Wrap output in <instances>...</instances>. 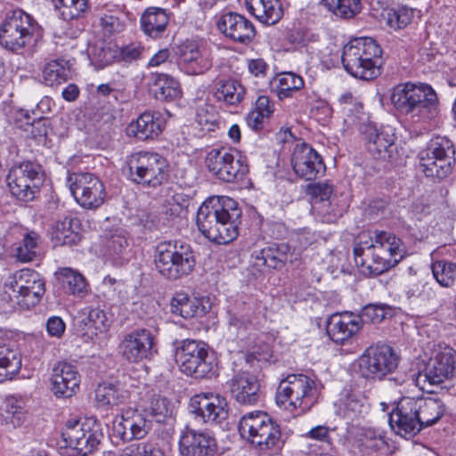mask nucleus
<instances>
[{
  "mask_svg": "<svg viewBox=\"0 0 456 456\" xmlns=\"http://www.w3.org/2000/svg\"><path fill=\"white\" fill-rule=\"evenodd\" d=\"M241 211L237 202L225 196L211 197L200 207L197 225L210 241L228 244L239 235L238 220Z\"/></svg>",
  "mask_w": 456,
  "mask_h": 456,
  "instance_id": "1",
  "label": "nucleus"
},
{
  "mask_svg": "<svg viewBox=\"0 0 456 456\" xmlns=\"http://www.w3.org/2000/svg\"><path fill=\"white\" fill-rule=\"evenodd\" d=\"M394 107L403 115L419 123L434 118L438 112V97L433 87L425 83H402L391 95Z\"/></svg>",
  "mask_w": 456,
  "mask_h": 456,
  "instance_id": "2",
  "label": "nucleus"
},
{
  "mask_svg": "<svg viewBox=\"0 0 456 456\" xmlns=\"http://www.w3.org/2000/svg\"><path fill=\"white\" fill-rule=\"evenodd\" d=\"M239 431L261 455H275L285 444L280 425L264 411H252L240 420Z\"/></svg>",
  "mask_w": 456,
  "mask_h": 456,
  "instance_id": "3",
  "label": "nucleus"
},
{
  "mask_svg": "<svg viewBox=\"0 0 456 456\" xmlns=\"http://www.w3.org/2000/svg\"><path fill=\"white\" fill-rule=\"evenodd\" d=\"M382 49L371 37H358L347 43L341 61L345 69L353 77L372 80L380 75Z\"/></svg>",
  "mask_w": 456,
  "mask_h": 456,
  "instance_id": "4",
  "label": "nucleus"
},
{
  "mask_svg": "<svg viewBox=\"0 0 456 456\" xmlns=\"http://www.w3.org/2000/svg\"><path fill=\"white\" fill-rule=\"evenodd\" d=\"M154 264L162 276L175 281L189 275L194 270L195 253L191 246L183 240H163L155 248Z\"/></svg>",
  "mask_w": 456,
  "mask_h": 456,
  "instance_id": "5",
  "label": "nucleus"
},
{
  "mask_svg": "<svg viewBox=\"0 0 456 456\" xmlns=\"http://www.w3.org/2000/svg\"><path fill=\"white\" fill-rule=\"evenodd\" d=\"M41 36L39 24L21 9L8 12L0 26L1 45L15 53H21Z\"/></svg>",
  "mask_w": 456,
  "mask_h": 456,
  "instance_id": "6",
  "label": "nucleus"
},
{
  "mask_svg": "<svg viewBox=\"0 0 456 456\" xmlns=\"http://www.w3.org/2000/svg\"><path fill=\"white\" fill-rule=\"evenodd\" d=\"M4 289L3 299L12 307L28 309L41 301L45 293V281L37 271L23 268L6 279Z\"/></svg>",
  "mask_w": 456,
  "mask_h": 456,
  "instance_id": "7",
  "label": "nucleus"
},
{
  "mask_svg": "<svg viewBox=\"0 0 456 456\" xmlns=\"http://www.w3.org/2000/svg\"><path fill=\"white\" fill-rule=\"evenodd\" d=\"M64 446L61 456H88L94 453L103 438L101 423L95 418L68 421L61 432Z\"/></svg>",
  "mask_w": 456,
  "mask_h": 456,
  "instance_id": "8",
  "label": "nucleus"
},
{
  "mask_svg": "<svg viewBox=\"0 0 456 456\" xmlns=\"http://www.w3.org/2000/svg\"><path fill=\"white\" fill-rule=\"evenodd\" d=\"M123 172L133 183L155 188L167 181L169 165L158 153L140 151L126 158Z\"/></svg>",
  "mask_w": 456,
  "mask_h": 456,
  "instance_id": "9",
  "label": "nucleus"
},
{
  "mask_svg": "<svg viewBox=\"0 0 456 456\" xmlns=\"http://www.w3.org/2000/svg\"><path fill=\"white\" fill-rule=\"evenodd\" d=\"M456 374V351L448 346L438 345L424 367L411 373V380L422 391L432 393L430 387L438 386Z\"/></svg>",
  "mask_w": 456,
  "mask_h": 456,
  "instance_id": "10",
  "label": "nucleus"
},
{
  "mask_svg": "<svg viewBox=\"0 0 456 456\" xmlns=\"http://www.w3.org/2000/svg\"><path fill=\"white\" fill-rule=\"evenodd\" d=\"M399 355L387 344H376L367 347L357 360V371L369 382L381 381L398 367Z\"/></svg>",
  "mask_w": 456,
  "mask_h": 456,
  "instance_id": "11",
  "label": "nucleus"
},
{
  "mask_svg": "<svg viewBox=\"0 0 456 456\" xmlns=\"http://www.w3.org/2000/svg\"><path fill=\"white\" fill-rule=\"evenodd\" d=\"M6 182L13 197L25 203L30 202L39 194L45 182V171L36 161H22L10 168Z\"/></svg>",
  "mask_w": 456,
  "mask_h": 456,
  "instance_id": "12",
  "label": "nucleus"
},
{
  "mask_svg": "<svg viewBox=\"0 0 456 456\" xmlns=\"http://www.w3.org/2000/svg\"><path fill=\"white\" fill-rule=\"evenodd\" d=\"M454 154L452 142L445 136H436L419 152V167L427 177L442 180L452 171Z\"/></svg>",
  "mask_w": 456,
  "mask_h": 456,
  "instance_id": "13",
  "label": "nucleus"
},
{
  "mask_svg": "<svg viewBox=\"0 0 456 456\" xmlns=\"http://www.w3.org/2000/svg\"><path fill=\"white\" fill-rule=\"evenodd\" d=\"M175 361L182 372L195 379L206 378L214 373V362L208 346L200 340L175 341Z\"/></svg>",
  "mask_w": 456,
  "mask_h": 456,
  "instance_id": "14",
  "label": "nucleus"
},
{
  "mask_svg": "<svg viewBox=\"0 0 456 456\" xmlns=\"http://www.w3.org/2000/svg\"><path fill=\"white\" fill-rule=\"evenodd\" d=\"M315 392V382L310 377L304 374H289L280 382L275 399L278 405L289 403L287 408L303 413L312 407Z\"/></svg>",
  "mask_w": 456,
  "mask_h": 456,
  "instance_id": "15",
  "label": "nucleus"
},
{
  "mask_svg": "<svg viewBox=\"0 0 456 456\" xmlns=\"http://www.w3.org/2000/svg\"><path fill=\"white\" fill-rule=\"evenodd\" d=\"M354 261L362 272L379 275L396 265L403 258L387 253L381 247L371 242L370 232H362L354 247Z\"/></svg>",
  "mask_w": 456,
  "mask_h": 456,
  "instance_id": "16",
  "label": "nucleus"
},
{
  "mask_svg": "<svg viewBox=\"0 0 456 456\" xmlns=\"http://www.w3.org/2000/svg\"><path fill=\"white\" fill-rule=\"evenodd\" d=\"M205 163L208 170L224 183L242 181L248 173L246 158L232 149L222 147L210 150Z\"/></svg>",
  "mask_w": 456,
  "mask_h": 456,
  "instance_id": "17",
  "label": "nucleus"
},
{
  "mask_svg": "<svg viewBox=\"0 0 456 456\" xmlns=\"http://www.w3.org/2000/svg\"><path fill=\"white\" fill-rule=\"evenodd\" d=\"M67 183L76 201L84 208L94 209L101 207L106 191L102 181L91 173H73Z\"/></svg>",
  "mask_w": 456,
  "mask_h": 456,
  "instance_id": "18",
  "label": "nucleus"
},
{
  "mask_svg": "<svg viewBox=\"0 0 456 456\" xmlns=\"http://www.w3.org/2000/svg\"><path fill=\"white\" fill-rule=\"evenodd\" d=\"M118 352L125 361L131 363L150 359L157 354L155 337L148 329L134 330L123 337Z\"/></svg>",
  "mask_w": 456,
  "mask_h": 456,
  "instance_id": "19",
  "label": "nucleus"
},
{
  "mask_svg": "<svg viewBox=\"0 0 456 456\" xmlns=\"http://www.w3.org/2000/svg\"><path fill=\"white\" fill-rule=\"evenodd\" d=\"M180 456H216L218 444L212 432L186 425L179 433Z\"/></svg>",
  "mask_w": 456,
  "mask_h": 456,
  "instance_id": "20",
  "label": "nucleus"
},
{
  "mask_svg": "<svg viewBox=\"0 0 456 456\" xmlns=\"http://www.w3.org/2000/svg\"><path fill=\"white\" fill-rule=\"evenodd\" d=\"M189 412L203 423H221L228 417L229 406L226 399L214 393H200L189 402Z\"/></svg>",
  "mask_w": 456,
  "mask_h": 456,
  "instance_id": "21",
  "label": "nucleus"
},
{
  "mask_svg": "<svg viewBox=\"0 0 456 456\" xmlns=\"http://www.w3.org/2000/svg\"><path fill=\"white\" fill-rule=\"evenodd\" d=\"M290 162L294 173L305 181L318 179L326 171L322 156L310 144L304 142L295 144Z\"/></svg>",
  "mask_w": 456,
  "mask_h": 456,
  "instance_id": "22",
  "label": "nucleus"
},
{
  "mask_svg": "<svg viewBox=\"0 0 456 456\" xmlns=\"http://www.w3.org/2000/svg\"><path fill=\"white\" fill-rule=\"evenodd\" d=\"M413 397H403L389 413L391 428L403 437H412L421 431Z\"/></svg>",
  "mask_w": 456,
  "mask_h": 456,
  "instance_id": "23",
  "label": "nucleus"
},
{
  "mask_svg": "<svg viewBox=\"0 0 456 456\" xmlns=\"http://www.w3.org/2000/svg\"><path fill=\"white\" fill-rule=\"evenodd\" d=\"M218 30L230 40L248 45L256 37V30L253 23L238 12H225L216 22Z\"/></svg>",
  "mask_w": 456,
  "mask_h": 456,
  "instance_id": "24",
  "label": "nucleus"
},
{
  "mask_svg": "<svg viewBox=\"0 0 456 456\" xmlns=\"http://www.w3.org/2000/svg\"><path fill=\"white\" fill-rule=\"evenodd\" d=\"M252 258L253 265L256 267L266 266L281 270L287 263H297L299 253L288 243H272L260 250L254 251Z\"/></svg>",
  "mask_w": 456,
  "mask_h": 456,
  "instance_id": "25",
  "label": "nucleus"
},
{
  "mask_svg": "<svg viewBox=\"0 0 456 456\" xmlns=\"http://www.w3.org/2000/svg\"><path fill=\"white\" fill-rule=\"evenodd\" d=\"M73 327L78 336L93 340L99 333L108 330L110 322L101 308L86 306L74 316Z\"/></svg>",
  "mask_w": 456,
  "mask_h": 456,
  "instance_id": "26",
  "label": "nucleus"
},
{
  "mask_svg": "<svg viewBox=\"0 0 456 456\" xmlns=\"http://www.w3.org/2000/svg\"><path fill=\"white\" fill-rule=\"evenodd\" d=\"M368 151L377 159L393 161L397 153L395 136L390 128L379 130L372 125L364 126L362 130Z\"/></svg>",
  "mask_w": 456,
  "mask_h": 456,
  "instance_id": "27",
  "label": "nucleus"
},
{
  "mask_svg": "<svg viewBox=\"0 0 456 456\" xmlns=\"http://www.w3.org/2000/svg\"><path fill=\"white\" fill-rule=\"evenodd\" d=\"M51 381L56 396L69 398L79 390L81 377L75 365L60 362L53 369Z\"/></svg>",
  "mask_w": 456,
  "mask_h": 456,
  "instance_id": "28",
  "label": "nucleus"
},
{
  "mask_svg": "<svg viewBox=\"0 0 456 456\" xmlns=\"http://www.w3.org/2000/svg\"><path fill=\"white\" fill-rule=\"evenodd\" d=\"M232 396L245 405L256 404L260 399V384L256 375L241 370L236 372L229 381Z\"/></svg>",
  "mask_w": 456,
  "mask_h": 456,
  "instance_id": "29",
  "label": "nucleus"
},
{
  "mask_svg": "<svg viewBox=\"0 0 456 456\" xmlns=\"http://www.w3.org/2000/svg\"><path fill=\"white\" fill-rule=\"evenodd\" d=\"M326 330L333 342L344 345L361 330V318L353 313L335 314L328 319Z\"/></svg>",
  "mask_w": 456,
  "mask_h": 456,
  "instance_id": "30",
  "label": "nucleus"
},
{
  "mask_svg": "<svg viewBox=\"0 0 456 456\" xmlns=\"http://www.w3.org/2000/svg\"><path fill=\"white\" fill-rule=\"evenodd\" d=\"M163 119L159 113L145 111L126 127V134L141 141L153 140L162 132Z\"/></svg>",
  "mask_w": 456,
  "mask_h": 456,
  "instance_id": "31",
  "label": "nucleus"
},
{
  "mask_svg": "<svg viewBox=\"0 0 456 456\" xmlns=\"http://www.w3.org/2000/svg\"><path fill=\"white\" fill-rule=\"evenodd\" d=\"M149 86L150 92L161 102H175L182 97L180 83L168 74L151 73Z\"/></svg>",
  "mask_w": 456,
  "mask_h": 456,
  "instance_id": "32",
  "label": "nucleus"
},
{
  "mask_svg": "<svg viewBox=\"0 0 456 456\" xmlns=\"http://www.w3.org/2000/svg\"><path fill=\"white\" fill-rule=\"evenodd\" d=\"M127 232L122 228L109 231L104 236L102 251L106 257L115 264L122 265L128 260Z\"/></svg>",
  "mask_w": 456,
  "mask_h": 456,
  "instance_id": "33",
  "label": "nucleus"
},
{
  "mask_svg": "<svg viewBox=\"0 0 456 456\" xmlns=\"http://www.w3.org/2000/svg\"><path fill=\"white\" fill-rule=\"evenodd\" d=\"M416 413L421 426L424 428L436 424L444 414L445 405L438 398L432 397H413Z\"/></svg>",
  "mask_w": 456,
  "mask_h": 456,
  "instance_id": "34",
  "label": "nucleus"
},
{
  "mask_svg": "<svg viewBox=\"0 0 456 456\" xmlns=\"http://www.w3.org/2000/svg\"><path fill=\"white\" fill-rule=\"evenodd\" d=\"M79 230L78 220L72 216H65L56 221L52 234L54 247L77 245L81 240Z\"/></svg>",
  "mask_w": 456,
  "mask_h": 456,
  "instance_id": "35",
  "label": "nucleus"
},
{
  "mask_svg": "<svg viewBox=\"0 0 456 456\" xmlns=\"http://www.w3.org/2000/svg\"><path fill=\"white\" fill-rule=\"evenodd\" d=\"M248 11L260 22L273 25L283 16V8L280 0H247Z\"/></svg>",
  "mask_w": 456,
  "mask_h": 456,
  "instance_id": "36",
  "label": "nucleus"
},
{
  "mask_svg": "<svg viewBox=\"0 0 456 456\" xmlns=\"http://www.w3.org/2000/svg\"><path fill=\"white\" fill-rule=\"evenodd\" d=\"M215 97L226 105L237 106L245 97V88L234 78H216L214 82Z\"/></svg>",
  "mask_w": 456,
  "mask_h": 456,
  "instance_id": "37",
  "label": "nucleus"
},
{
  "mask_svg": "<svg viewBox=\"0 0 456 456\" xmlns=\"http://www.w3.org/2000/svg\"><path fill=\"white\" fill-rule=\"evenodd\" d=\"M21 368V355L18 348L0 343V383L11 380Z\"/></svg>",
  "mask_w": 456,
  "mask_h": 456,
  "instance_id": "38",
  "label": "nucleus"
},
{
  "mask_svg": "<svg viewBox=\"0 0 456 456\" xmlns=\"http://www.w3.org/2000/svg\"><path fill=\"white\" fill-rule=\"evenodd\" d=\"M169 18L166 10L159 7H149L141 17V27L146 35L157 38L164 33Z\"/></svg>",
  "mask_w": 456,
  "mask_h": 456,
  "instance_id": "39",
  "label": "nucleus"
},
{
  "mask_svg": "<svg viewBox=\"0 0 456 456\" xmlns=\"http://www.w3.org/2000/svg\"><path fill=\"white\" fill-rule=\"evenodd\" d=\"M170 311L173 314L184 319L195 316H203L206 314L205 306L201 305L196 298H191L184 292H176L170 302Z\"/></svg>",
  "mask_w": 456,
  "mask_h": 456,
  "instance_id": "40",
  "label": "nucleus"
},
{
  "mask_svg": "<svg viewBox=\"0 0 456 456\" xmlns=\"http://www.w3.org/2000/svg\"><path fill=\"white\" fill-rule=\"evenodd\" d=\"M128 398V391L119 383L102 382L95 389V401L100 406H116Z\"/></svg>",
  "mask_w": 456,
  "mask_h": 456,
  "instance_id": "41",
  "label": "nucleus"
},
{
  "mask_svg": "<svg viewBox=\"0 0 456 456\" xmlns=\"http://www.w3.org/2000/svg\"><path fill=\"white\" fill-rule=\"evenodd\" d=\"M57 279L71 295L84 297L87 292L88 283L77 271L69 267L60 268L56 273Z\"/></svg>",
  "mask_w": 456,
  "mask_h": 456,
  "instance_id": "42",
  "label": "nucleus"
},
{
  "mask_svg": "<svg viewBox=\"0 0 456 456\" xmlns=\"http://www.w3.org/2000/svg\"><path fill=\"white\" fill-rule=\"evenodd\" d=\"M26 416L27 411L22 399L15 396L5 399L1 417L6 425H11L14 428H19L25 422Z\"/></svg>",
  "mask_w": 456,
  "mask_h": 456,
  "instance_id": "43",
  "label": "nucleus"
},
{
  "mask_svg": "<svg viewBox=\"0 0 456 456\" xmlns=\"http://www.w3.org/2000/svg\"><path fill=\"white\" fill-rule=\"evenodd\" d=\"M127 423L130 424L131 440L144 438L152 428V422L145 411L128 408L125 410Z\"/></svg>",
  "mask_w": 456,
  "mask_h": 456,
  "instance_id": "44",
  "label": "nucleus"
},
{
  "mask_svg": "<svg viewBox=\"0 0 456 456\" xmlns=\"http://www.w3.org/2000/svg\"><path fill=\"white\" fill-rule=\"evenodd\" d=\"M303 86V78L293 72L281 73L273 82V89L281 100L291 97L293 93L297 92Z\"/></svg>",
  "mask_w": 456,
  "mask_h": 456,
  "instance_id": "45",
  "label": "nucleus"
},
{
  "mask_svg": "<svg viewBox=\"0 0 456 456\" xmlns=\"http://www.w3.org/2000/svg\"><path fill=\"white\" fill-rule=\"evenodd\" d=\"M314 208L322 222L332 224L335 223L346 212L347 205L338 198L333 196L330 200L316 201Z\"/></svg>",
  "mask_w": 456,
  "mask_h": 456,
  "instance_id": "46",
  "label": "nucleus"
},
{
  "mask_svg": "<svg viewBox=\"0 0 456 456\" xmlns=\"http://www.w3.org/2000/svg\"><path fill=\"white\" fill-rule=\"evenodd\" d=\"M69 68L63 59L47 62L43 69L44 83L49 86H59L69 79Z\"/></svg>",
  "mask_w": 456,
  "mask_h": 456,
  "instance_id": "47",
  "label": "nucleus"
},
{
  "mask_svg": "<svg viewBox=\"0 0 456 456\" xmlns=\"http://www.w3.org/2000/svg\"><path fill=\"white\" fill-rule=\"evenodd\" d=\"M89 59L96 69H102L118 61V47L96 43L89 48Z\"/></svg>",
  "mask_w": 456,
  "mask_h": 456,
  "instance_id": "48",
  "label": "nucleus"
},
{
  "mask_svg": "<svg viewBox=\"0 0 456 456\" xmlns=\"http://www.w3.org/2000/svg\"><path fill=\"white\" fill-rule=\"evenodd\" d=\"M324 5L336 16L351 19L361 12V0H322Z\"/></svg>",
  "mask_w": 456,
  "mask_h": 456,
  "instance_id": "49",
  "label": "nucleus"
},
{
  "mask_svg": "<svg viewBox=\"0 0 456 456\" xmlns=\"http://www.w3.org/2000/svg\"><path fill=\"white\" fill-rule=\"evenodd\" d=\"M39 235L35 232H27L20 244L16 248L15 256L20 262L27 263L33 261L38 253Z\"/></svg>",
  "mask_w": 456,
  "mask_h": 456,
  "instance_id": "50",
  "label": "nucleus"
},
{
  "mask_svg": "<svg viewBox=\"0 0 456 456\" xmlns=\"http://www.w3.org/2000/svg\"><path fill=\"white\" fill-rule=\"evenodd\" d=\"M256 306L248 305L241 311L228 314V325L237 332L247 330L256 318Z\"/></svg>",
  "mask_w": 456,
  "mask_h": 456,
  "instance_id": "51",
  "label": "nucleus"
},
{
  "mask_svg": "<svg viewBox=\"0 0 456 456\" xmlns=\"http://www.w3.org/2000/svg\"><path fill=\"white\" fill-rule=\"evenodd\" d=\"M371 236V242L381 247L387 253L403 257V248L400 238L385 231H375Z\"/></svg>",
  "mask_w": 456,
  "mask_h": 456,
  "instance_id": "52",
  "label": "nucleus"
},
{
  "mask_svg": "<svg viewBox=\"0 0 456 456\" xmlns=\"http://www.w3.org/2000/svg\"><path fill=\"white\" fill-rule=\"evenodd\" d=\"M432 273L442 287L450 288L456 281V264L444 260L436 261L432 265Z\"/></svg>",
  "mask_w": 456,
  "mask_h": 456,
  "instance_id": "53",
  "label": "nucleus"
},
{
  "mask_svg": "<svg viewBox=\"0 0 456 456\" xmlns=\"http://www.w3.org/2000/svg\"><path fill=\"white\" fill-rule=\"evenodd\" d=\"M100 26L105 34L119 33L125 29V14L118 10H107L101 14Z\"/></svg>",
  "mask_w": 456,
  "mask_h": 456,
  "instance_id": "54",
  "label": "nucleus"
},
{
  "mask_svg": "<svg viewBox=\"0 0 456 456\" xmlns=\"http://www.w3.org/2000/svg\"><path fill=\"white\" fill-rule=\"evenodd\" d=\"M175 405L165 396H154L148 411H144L148 416L151 415L156 419L157 422H163L174 414Z\"/></svg>",
  "mask_w": 456,
  "mask_h": 456,
  "instance_id": "55",
  "label": "nucleus"
},
{
  "mask_svg": "<svg viewBox=\"0 0 456 456\" xmlns=\"http://www.w3.org/2000/svg\"><path fill=\"white\" fill-rule=\"evenodd\" d=\"M61 8V16L65 20L82 18L89 10L88 0H56Z\"/></svg>",
  "mask_w": 456,
  "mask_h": 456,
  "instance_id": "56",
  "label": "nucleus"
},
{
  "mask_svg": "<svg viewBox=\"0 0 456 456\" xmlns=\"http://www.w3.org/2000/svg\"><path fill=\"white\" fill-rule=\"evenodd\" d=\"M195 120L202 132L215 131L218 126V114L212 105L199 107Z\"/></svg>",
  "mask_w": 456,
  "mask_h": 456,
  "instance_id": "57",
  "label": "nucleus"
},
{
  "mask_svg": "<svg viewBox=\"0 0 456 456\" xmlns=\"http://www.w3.org/2000/svg\"><path fill=\"white\" fill-rule=\"evenodd\" d=\"M119 456H166L165 452L156 444L140 442L131 444L124 448Z\"/></svg>",
  "mask_w": 456,
  "mask_h": 456,
  "instance_id": "58",
  "label": "nucleus"
},
{
  "mask_svg": "<svg viewBox=\"0 0 456 456\" xmlns=\"http://www.w3.org/2000/svg\"><path fill=\"white\" fill-rule=\"evenodd\" d=\"M181 58L183 61L188 63H195L197 68H195V72H201L202 68H205L208 63L203 59L201 51L200 50L198 45L193 41L185 42L180 49Z\"/></svg>",
  "mask_w": 456,
  "mask_h": 456,
  "instance_id": "59",
  "label": "nucleus"
},
{
  "mask_svg": "<svg viewBox=\"0 0 456 456\" xmlns=\"http://www.w3.org/2000/svg\"><path fill=\"white\" fill-rule=\"evenodd\" d=\"M412 18V9L402 6L387 12V24L395 30L402 29L411 23Z\"/></svg>",
  "mask_w": 456,
  "mask_h": 456,
  "instance_id": "60",
  "label": "nucleus"
},
{
  "mask_svg": "<svg viewBox=\"0 0 456 456\" xmlns=\"http://www.w3.org/2000/svg\"><path fill=\"white\" fill-rule=\"evenodd\" d=\"M390 311L391 308L386 305L370 304L364 306L358 315L361 318V328L364 322L380 323Z\"/></svg>",
  "mask_w": 456,
  "mask_h": 456,
  "instance_id": "61",
  "label": "nucleus"
},
{
  "mask_svg": "<svg viewBox=\"0 0 456 456\" xmlns=\"http://www.w3.org/2000/svg\"><path fill=\"white\" fill-rule=\"evenodd\" d=\"M110 436L112 439L122 443L132 441L130 435V424L127 423L126 417L125 416V410L122 411L120 415H117L114 418Z\"/></svg>",
  "mask_w": 456,
  "mask_h": 456,
  "instance_id": "62",
  "label": "nucleus"
},
{
  "mask_svg": "<svg viewBox=\"0 0 456 456\" xmlns=\"http://www.w3.org/2000/svg\"><path fill=\"white\" fill-rule=\"evenodd\" d=\"M366 410V405L354 395H349L344 402V416L352 421L362 417Z\"/></svg>",
  "mask_w": 456,
  "mask_h": 456,
  "instance_id": "63",
  "label": "nucleus"
},
{
  "mask_svg": "<svg viewBox=\"0 0 456 456\" xmlns=\"http://www.w3.org/2000/svg\"><path fill=\"white\" fill-rule=\"evenodd\" d=\"M27 126V132L35 139L45 138L52 129L49 118L44 116H33V118Z\"/></svg>",
  "mask_w": 456,
  "mask_h": 456,
  "instance_id": "64",
  "label": "nucleus"
}]
</instances>
